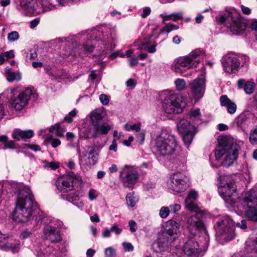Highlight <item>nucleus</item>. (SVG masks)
<instances>
[{"label": "nucleus", "mask_w": 257, "mask_h": 257, "mask_svg": "<svg viewBox=\"0 0 257 257\" xmlns=\"http://www.w3.org/2000/svg\"><path fill=\"white\" fill-rule=\"evenodd\" d=\"M110 229L111 232H114L116 234H119L122 231V229L119 228L116 223L113 224Z\"/></svg>", "instance_id": "680f3d73"}, {"label": "nucleus", "mask_w": 257, "mask_h": 257, "mask_svg": "<svg viewBox=\"0 0 257 257\" xmlns=\"http://www.w3.org/2000/svg\"><path fill=\"white\" fill-rule=\"evenodd\" d=\"M95 146L90 148L88 153L82 152L79 155V162L80 165L91 166L94 165L97 162L98 153L96 151Z\"/></svg>", "instance_id": "412c9836"}, {"label": "nucleus", "mask_w": 257, "mask_h": 257, "mask_svg": "<svg viewBox=\"0 0 257 257\" xmlns=\"http://www.w3.org/2000/svg\"><path fill=\"white\" fill-rule=\"evenodd\" d=\"M254 83L250 81L246 82L244 85V90L247 94L253 93L254 90Z\"/></svg>", "instance_id": "79ce46f5"}, {"label": "nucleus", "mask_w": 257, "mask_h": 257, "mask_svg": "<svg viewBox=\"0 0 257 257\" xmlns=\"http://www.w3.org/2000/svg\"><path fill=\"white\" fill-rule=\"evenodd\" d=\"M19 38V34L17 31H13L8 35V40L10 42H13Z\"/></svg>", "instance_id": "de8ad7c7"}, {"label": "nucleus", "mask_w": 257, "mask_h": 257, "mask_svg": "<svg viewBox=\"0 0 257 257\" xmlns=\"http://www.w3.org/2000/svg\"><path fill=\"white\" fill-rule=\"evenodd\" d=\"M34 136V132L31 130L22 131L20 129H15L12 133L13 139L20 141L21 139L26 140L31 138Z\"/></svg>", "instance_id": "c756f323"}, {"label": "nucleus", "mask_w": 257, "mask_h": 257, "mask_svg": "<svg viewBox=\"0 0 257 257\" xmlns=\"http://www.w3.org/2000/svg\"><path fill=\"white\" fill-rule=\"evenodd\" d=\"M221 105L227 107V112L230 114H233L236 111V104L231 101L226 95H222L220 97Z\"/></svg>", "instance_id": "7c9ffc66"}, {"label": "nucleus", "mask_w": 257, "mask_h": 257, "mask_svg": "<svg viewBox=\"0 0 257 257\" xmlns=\"http://www.w3.org/2000/svg\"><path fill=\"white\" fill-rule=\"evenodd\" d=\"M219 21L222 23H224L230 32L234 35L241 34L246 28V24L240 16L235 12L229 13L227 16H220Z\"/></svg>", "instance_id": "f8f14e48"}, {"label": "nucleus", "mask_w": 257, "mask_h": 257, "mask_svg": "<svg viewBox=\"0 0 257 257\" xmlns=\"http://www.w3.org/2000/svg\"><path fill=\"white\" fill-rule=\"evenodd\" d=\"M250 114L241 113L235 120V122L238 126L244 127L250 123Z\"/></svg>", "instance_id": "72a5a7b5"}, {"label": "nucleus", "mask_w": 257, "mask_h": 257, "mask_svg": "<svg viewBox=\"0 0 257 257\" xmlns=\"http://www.w3.org/2000/svg\"><path fill=\"white\" fill-rule=\"evenodd\" d=\"M7 77L9 81L12 82L14 80H20L21 79V75L20 73H16L14 72H12Z\"/></svg>", "instance_id": "49530a36"}, {"label": "nucleus", "mask_w": 257, "mask_h": 257, "mask_svg": "<svg viewBox=\"0 0 257 257\" xmlns=\"http://www.w3.org/2000/svg\"><path fill=\"white\" fill-rule=\"evenodd\" d=\"M44 237L52 242H58L61 241L59 231L51 225H47L43 228Z\"/></svg>", "instance_id": "b1692460"}, {"label": "nucleus", "mask_w": 257, "mask_h": 257, "mask_svg": "<svg viewBox=\"0 0 257 257\" xmlns=\"http://www.w3.org/2000/svg\"><path fill=\"white\" fill-rule=\"evenodd\" d=\"M175 87L177 90L182 91L185 89L186 83L185 81L181 78H177L174 82Z\"/></svg>", "instance_id": "a19ab883"}, {"label": "nucleus", "mask_w": 257, "mask_h": 257, "mask_svg": "<svg viewBox=\"0 0 257 257\" xmlns=\"http://www.w3.org/2000/svg\"><path fill=\"white\" fill-rule=\"evenodd\" d=\"M179 27L173 24L167 23L160 30V33H168L173 30L178 29Z\"/></svg>", "instance_id": "ea45409f"}, {"label": "nucleus", "mask_w": 257, "mask_h": 257, "mask_svg": "<svg viewBox=\"0 0 257 257\" xmlns=\"http://www.w3.org/2000/svg\"><path fill=\"white\" fill-rule=\"evenodd\" d=\"M4 55V57L6 58V60L10 58H14L15 56L13 50H10L9 51L6 52Z\"/></svg>", "instance_id": "338daca9"}, {"label": "nucleus", "mask_w": 257, "mask_h": 257, "mask_svg": "<svg viewBox=\"0 0 257 257\" xmlns=\"http://www.w3.org/2000/svg\"><path fill=\"white\" fill-rule=\"evenodd\" d=\"M99 99H100L101 102L103 105H106L109 102V100H108L107 96L104 94H101L99 95Z\"/></svg>", "instance_id": "bf43d9fd"}, {"label": "nucleus", "mask_w": 257, "mask_h": 257, "mask_svg": "<svg viewBox=\"0 0 257 257\" xmlns=\"http://www.w3.org/2000/svg\"><path fill=\"white\" fill-rule=\"evenodd\" d=\"M203 55V50L196 49L187 55L178 57L173 61L171 69L177 74L185 76L187 70L197 66Z\"/></svg>", "instance_id": "7ed1b4c3"}, {"label": "nucleus", "mask_w": 257, "mask_h": 257, "mask_svg": "<svg viewBox=\"0 0 257 257\" xmlns=\"http://www.w3.org/2000/svg\"><path fill=\"white\" fill-rule=\"evenodd\" d=\"M170 241L171 240L169 237H164L161 234L152 244V248L156 252L165 251L169 249Z\"/></svg>", "instance_id": "393cba45"}, {"label": "nucleus", "mask_w": 257, "mask_h": 257, "mask_svg": "<svg viewBox=\"0 0 257 257\" xmlns=\"http://www.w3.org/2000/svg\"><path fill=\"white\" fill-rule=\"evenodd\" d=\"M128 225L130 226V230L132 232H135L136 231V225L137 223L134 220H130L128 222Z\"/></svg>", "instance_id": "0e129e2a"}, {"label": "nucleus", "mask_w": 257, "mask_h": 257, "mask_svg": "<svg viewBox=\"0 0 257 257\" xmlns=\"http://www.w3.org/2000/svg\"><path fill=\"white\" fill-rule=\"evenodd\" d=\"M61 197L72 203L78 208H82L84 206V203L80 201L79 193L74 190V189L72 191H69L68 193L62 194L61 195Z\"/></svg>", "instance_id": "bb28decb"}, {"label": "nucleus", "mask_w": 257, "mask_h": 257, "mask_svg": "<svg viewBox=\"0 0 257 257\" xmlns=\"http://www.w3.org/2000/svg\"><path fill=\"white\" fill-rule=\"evenodd\" d=\"M170 212L176 213L181 209V205L179 204H171L169 206Z\"/></svg>", "instance_id": "6e6d98bb"}, {"label": "nucleus", "mask_w": 257, "mask_h": 257, "mask_svg": "<svg viewBox=\"0 0 257 257\" xmlns=\"http://www.w3.org/2000/svg\"><path fill=\"white\" fill-rule=\"evenodd\" d=\"M106 115L103 108L95 109L90 114L91 122L93 126V138H97L102 135L107 134L110 126L104 123L103 118Z\"/></svg>", "instance_id": "9b49d317"}, {"label": "nucleus", "mask_w": 257, "mask_h": 257, "mask_svg": "<svg viewBox=\"0 0 257 257\" xmlns=\"http://www.w3.org/2000/svg\"><path fill=\"white\" fill-rule=\"evenodd\" d=\"M218 239L221 243L230 241L235 236L233 221L228 216H223L214 225Z\"/></svg>", "instance_id": "423d86ee"}, {"label": "nucleus", "mask_w": 257, "mask_h": 257, "mask_svg": "<svg viewBox=\"0 0 257 257\" xmlns=\"http://www.w3.org/2000/svg\"><path fill=\"white\" fill-rule=\"evenodd\" d=\"M92 34L95 35L94 39L88 40L83 45H79L78 47L76 42H74V36L62 39L61 42L66 43L65 45H68L66 47L65 52L63 54L64 57L75 56L76 55L80 56L87 53H91L93 51L96 43H98V55L106 53L107 51L115 47V38L112 36L109 28L101 26L97 30H94Z\"/></svg>", "instance_id": "f257e3e1"}, {"label": "nucleus", "mask_w": 257, "mask_h": 257, "mask_svg": "<svg viewBox=\"0 0 257 257\" xmlns=\"http://www.w3.org/2000/svg\"><path fill=\"white\" fill-rule=\"evenodd\" d=\"M171 20L175 22L183 19V14L182 12L173 13L171 14Z\"/></svg>", "instance_id": "5fc2aeb1"}, {"label": "nucleus", "mask_w": 257, "mask_h": 257, "mask_svg": "<svg viewBox=\"0 0 257 257\" xmlns=\"http://www.w3.org/2000/svg\"><path fill=\"white\" fill-rule=\"evenodd\" d=\"M152 144L157 153L162 156L172 154L177 146L175 137L166 131H162L152 141Z\"/></svg>", "instance_id": "20e7f679"}, {"label": "nucleus", "mask_w": 257, "mask_h": 257, "mask_svg": "<svg viewBox=\"0 0 257 257\" xmlns=\"http://www.w3.org/2000/svg\"><path fill=\"white\" fill-rule=\"evenodd\" d=\"M201 112L199 108L191 109L189 113L188 119L195 126L201 123Z\"/></svg>", "instance_id": "2f4dec72"}, {"label": "nucleus", "mask_w": 257, "mask_h": 257, "mask_svg": "<svg viewBox=\"0 0 257 257\" xmlns=\"http://www.w3.org/2000/svg\"><path fill=\"white\" fill-rule=\"evenodd\" d=\"M233 145H231L228 151L226 153L225 158L223 162V165L226 167L230 166L237 158L238 151L240 149V145L242 143L240 141L237 142L234 140Z\"/></svg>", "instance_id": "4be33fe9"}, {"label": "nucleus", "mask_w": 257, "mask_h": 257, "mask_svg": "<svg viewBox=\"0 0 257 257\" xmlns=\"http://www.w3.org/2000/svg\"><path fill=\"white\" fill-rule=\"evenodd\" d=\"M37 227H33L32 228H26L23 229L20 234L21 239H25L30 237L34 233Z\"/></svg>", "instance_id": "4c0bfd02"}, {"label": "nucleus", "mask_w": 257, "mask_h": 257, "mask_svg": "<svg viewBox=\"0 0 257 257\" xmlns=\"http://www.w3.org/2000/svg\"><path fill=\"white\" fill-rule=\"evenodd\" d=\"M183 250L189 257H200L203 255L201 247L198 242L193 238H190L186 241Z\"/></svg>", "instance_id": "aec40b11"}, {"label": "nucleus", "mask_w": 257, "mask_h": 257, "mask_svg": "<svg viewBox=\"0 0 257 257\" xmlns=\"http://www.w3.org/2000/svg\"><path fill=\"white\" fill-rule=\"evenodd\" d=\"M65 132V131L61 128V126H58L56 128V134L58 136L60 137H64Z\"/></svg>", "instance_id": "774afa93"}, {"label": "nucleus", "mask_w": 257, "mask_h": 257, "mask_svg": "<svg viewBox=\"0 0 257 257\" xmlns=\"http://www.w3.org/2000/svg\"><path fill=\"white\" fill-rule=\"evenodd\" d=\"M248 58L243 56H237L234 54H228L221 59V64L225 72L228 73H234L238 71L240 65L245 63Z\"/></svg>", "instance_id": "dca6fc26"}, {"label": "nucleus", "mask_w": 257, "mask_h": 257, "mask_svg": "<svg viewBox=\"0 0 257 257\" xmlns=\"http://www.w3.org/2000/svg\"><path fill=\"white\" fill-rule=\"evenodd\" d=\"M249 141L252 144L257 142V125L251 132L249 137Z\"/></svg>", "instance_id": "8fccbe9b"}, {"label": "nucleus", "mask_w": 257, "mask_h": 257, "mask_svg": "<svg viewBox=\"0 0 257 257\" xmlns=\"http://www.w3.org/2000/svg\"><path fill=\"white\" fill-rule=\"evenodd\" d=\"M25 145L27 147V148L30 149L35 152L40 151L41 150L40 147L37 145L25 144Z\"/></svg>", "instance_id": "e2e57ef3"}, {"label": "nucleus", "mask_w": 257, "mask_h": 257, "mask_svg": "<svg viewBox=\"0 0 257 257\" xmlns=\"http://www.w3.org/2000/svg\"><path fill=\"white\" fill-rule=\"evenodd\" d=\"M170 213L169 207L163 206L160 208L159 215L162 218H167Z\"/></svg>", "instance_id": "a18cd8bd"}, {"label": "nucleus", "mask_w": 257, "mask_h": 257, "mask_svg": "<svg viewBox=\"0 0 257 257\" xmlns=\"http://www.w3.org/2000/svg\"><path fill=\"white\" fill-rule=\"evenodd\" d=\"M10 90L12 96L10 102L12 107L17 110H22L28 104L32 93V89L19 86L11 88Z\"/></svg>", "instance_id": "0eeeda50"}, {"label": "nucleus", "mask_w": 257, "mask_h": 257, "mask_svg": "<svg viewBox=\"0 0 257 257\" xmlns=\"http://www.w3.org/2000/svg\"><path fill=\"white\" fill-rule=\"evenodd\" d=\"M59 167V163L56 162H44V167L50 168L52 170H55Z\"/></svg>", "instance_id": "09e8293b"}, {"label": "nucleus", "mask_w": 257, "mask_h": 257, "mask_svg": "<svg viewBox=\"0 0 257 257\" xmlns=\"http://www.w3.org/2000/svg\"><path fill=\"white\" fill-rule=\"evenodd\" d=\"M55 253L56 254H59V252L55 250L52 246L49 245L45 248V253L42 250V248H40V250L37 251V256L38 257H49L50 255Z\"/></svg>", "instance_id": "e433bc0d"}, {"label": "nucleus", "mask_w": 257, "mask_h": 257, "mask_svg": "<svg viewBox=\"0 0 257 257\" xmlns=\"http://www.w3.org/2000/svg\"><path fill=\"white\" fill-rule=\"evenodd\" d=\"M204 77L202 75L194 79L190 84L191 93L197 100L200 99L204 95L205 89Z\"/></svg>", "instance_id": "6ab92c4d"}, {"label": "nucleus", "mask_w": 257, "mask_h": 257, "mask_svg": "<svg viewBox=\"0 0 257 257\" xmlns=\"http://www.w3.org/2000/svg\"><path fill=\"white\" fill-rule=\"evenodd\" d=\"M186 227L189 233L195 236L200 233V238L202 237L203 240L202 241L204 247H207L209 241V236L205 227L204 224L202 220L198 217V215L189 217L186 221Z\"/></svg>", "instance_id": "9d476101"}, {"label": "nucleus", "mask_w": 257, "mask_h": 257, "mask_svg": "<svg viewBox=\"0 0 257 257\" xmlns=\"http://www.w3.org/2000/svg\"><path fill=\"white\" fill-rule=\"evenodd\" d=\"M145 135L146 131L144 130L141 132L140 131V132L136 134L137 142H139L140 144H142L145 140Z\"/></svg>", "instance_id": "3c124183"}, {"label": "nucleus", "mask_w": 257, "mask_h": 257, "mask_svg": "<svg viewBox=\"0 0 257 257\" xmlns=\"http://www.w3.org/2000/svg\"><path fill=\"white\" fill-rule=\"evenodd\" d=\"M88 198L90 200L93 201L97 199L98 195L96 190L90 189L88 193Z\"/></svg>", "instance_id": "864d4df0"}, {"label": "nucleus", "mask_w": 257, "mask_h": 257, "mask_svg": "<svg viewBox=\"0 0 257 257\" xmlns=\"http://www.w3.org/2000/svg\"><path fill=\"white\" fill-rule=\"evenodd\" d=\"M50 74L54 77V78L59 81L60 80H64L68 78V74L64 69H54Z\"/></svg>", "instance_id": "c9c22d12"}, {"label": "nucleus", "mask_w": 257, "mask_h": 257, "mask_svg": "<svg viewBox=\"0 0 257 257\" xmlns=\"http://www.w3.org/2000/svg\"><path fill=\"white\" fill-rule=\"evenodd\" d=\"M5 189H7L9 191H7L8 192L12 193L14 192L15 193H17L19 192V190L21 189V185L17 183L10 184L9 183H5L4 185H3L0 183V196L3 194V188ZM1 196H0V204L1 203Z\"/></svg>", "instance_id": "473e14b6"}, {"label": "nucleus", "mask_w": 257, "mask_h": 257, "mask_svg": "<svg viewBox=\"0 0 257 257\" xmlns=\"http://www.w3.org/2000/svg\"><path fill=\"white\" fill-rule=\"evenodd\" d=\"M177 128L183 138L186 147L188 148L194 135L197 133V127L187 118H181L177 122Z\"/></svg>", "instance_id": "2eb2a0df"}, {"label": "nucleus", "mask_w": 257, "mask_h": 257, "mask_svg": "<svg viewBox=\"0 0 257 257\" xmlns=\"http://www.w3.org/2000/svg\"><path fill=\"white\" fill-rule=\"evenodd\" d=\"M37 204L34 201V196L28 187H21L17 195L14 210L11 214L13 220L17 222H25L35 217L34 227L39 228L45 218V214L39 212L38 215H34Z\"/></svg>", "instance_id": "f03ea898"}, {"label": "nucleus", "mask_w": 257, "mask_h": 257, "mask_svg": "<svg viewBox=\"0 0 257 257\" xmlns=\"http://www.w3.org/2000/svg\"><path fill=\"white\" fill-rule=\"evenodd\" d=\"M197 197L196 191H191L189 193L185 201V207L189 210L195 212L199 211V208L196 202Z\"/></svg>", "instance_id": "cd10ccee"}, {"label": "nucleus", "mask_w": 257, "mask_h": 257, "mask_svg": "<svg viewBox=\"0 0 257 257\" xmlns=\"http://www.w3.org/2000/svg\"><path fill=\"white\" fill-rule=\"evenodd\" d=\"M5 149H15L16 148L15 142L13 140L7 141L4 145Z\"/></svg>", "instance_id": "4d7b16f0"}, {"label": "nucleus", "mask_w": 257, "mask_h": 257, "mask_svg": "<svg viewBox=\"0 0 257 257\" xmlns=\"http://www.w3.org/2000/svg\"><path fill=\"white\" fill-rule=\"evenodd\" d=\"M37 57V53L35 50H30L27 53L26 57L30 60L35 59Z\"/></svg>", "instance_id": "13d9d810"}, {"label": "nucleus", "mask_w": 257, "mask_h": 257, "mask_svg": "<svg viewBox=\"0 0 257 257\" xmlns=\"http://www.w3.org/2000/svg\"><path fill=\"white\" fill-rule=\"evenodd\" d=\"M186 105L185 99L178 95L167 94L162 102L163 111L167 116L182 112Z\"/></svg>", "instance_id": "1a4fd4ad"}, {"label": "nucleus", "mask_w": 257, "mask_h": 257, "mask_svg": "<svg viewBox=\"0 0 257 257\" xmlns=\"http://www.w3.org/2000/svg\"><path fill=\"white\" fill-rule=\"evenodd\" d=\"M122 245L126 251H132L134 249V246L131 243L124 242L122 243Z\"/></svg>", "instance_id": "052dcab7"}, {"label": "nucleus", "mask_w": 257, "mask_h": 257, "mask_svg": "<svg viewBox=\"0 0 257 257\" xmlns=\"http://www.w3.org/2000/svg\"><path fill=\"white\" fill-rule=\"evenodd\" d=\"M157 44L155 43L151 46H149V43H143L141 46H139V49H144L147 50L149 53H154L156 51V47Z\"/></svg>", "instance_id": "58836bf2"}, {"label": "nucleus", "mask_w": 257, "mask_h": 257, "mask_svg": "<svg viewBox=\"0 0 257 257\" xmlns=\"http://www.w3.org/2000/svg\"><path fill=\"white\" fill-rule=\"evenodd\" d=\"M79 177L74 174L64 176L58 179L56 186L63 194L72 191L74 189V184L78 180Z\"/></svg>", "instance_id": "f3484780"}, {"label": "nucleus", "mask_w": 257, "mask_h": 257, "mask_svg": "<svg viewBox=\"0 0 257 257\" xmlns=\"http://www.w3.org/2000/svg\"><path fill=\"white\" fill-rule=\"evenodd\" d=\"M46 140L47 142L51 143L52 147L54 148L57 147L61 144V141L58 139L54 138L52 135L48 136Z\"/></svg>", "instance_id": "c03bdc74"}, {"label": "nucleus", "mask_w": 257, "mask_h": 257, "mask_svg": "<svg viewBox=\"0 0 257 257\" xmlns=\"http://www.w3.org/2000/svg\"><path fill=\"white\" fill-rule=\"evenodd\" d=\"M246 244L247 253L245 254L236 253L231 257H257V239L253 240H248Z\"/></svg>", "instance_id": "a878e982"}, {"label": "nucleus", "mask_w": 257, "mask_h": 257, "mask_svg": "<svg viewBox=\"0 0 257 257\" xmlns=\"http://www.w3.org/2000/svg\"><path fill=\"white\" fill-rule=\"evenodd\" d=\"M126 200L128 205L134 207L138 201V199L134 196V194L128 193L126 196Z\"/></svg>", "instance_id": "37998d69"}, {"label": "nucleus", "mask_w": 257, "mask_h": 257, "mask_svg": "<svg viewBox=\"0 0 257 257\" xmlns=\"http://www.w3.org/2000/svg\"><path fill=\"white\" fill-rule=\"evenodd\" d=\"M17 10L22 12L31 14L34 12V8L27 0H14Z\"/></svg>", "instance_id": "c85d7f7f"}, {"label": "nucleus", "mask_w": 257, "mask_h": 257, "mask_svg": "<svg viewBox=\"0 0 257 257\" xmlns=\"http://www.w3.org/2000/svg\"><path fill=\"white\" fill-rule=\"evenodd\" d=\"M234 139L227 136H222L218 139V145L215 150V156L216 160L226 154L231 145H233Z\"/></svg>", "instance_id": "a211bd4d"}, {"label": "nucleus", "mask_w": 257, "mask_h": 257, "mask_svg": "<svg viewBox=\"0 0 257 257\" xmlns=\"http://www.w3.org/2000/svg\"><path fill=\"white\" fill-rule=\"evenodd\" d=\"M119 177L124 187L133 189L139 178L138 169L134 166L125 165L121 168Z\"/></svg>", "instance_id": "ddd939ff"}, {"label": "nucleus", "mask_w": 257, "mask_h": 257, "mask_svg": "<svg viewBox=\"0 0 257 257\" xmlns=\"http://www.w3.org/2000/svg\"><path fill=\"white\" fill-rule=\"evenodd\" d=\"M37 5L40 6L43 12L52 11L55 9V6L50 0H37Z\"/></svg>", "instance_id": "f704fd0d"}, {"label": "nucleus", "mask_w": 257, "mask_h": 257, "mask_svg": "<svg viewBox=\"0 0 257 257\" xmlns=\"http://www.w3.org/2000/svg\"><path fill=\"white\" fill-rule=\"evenodd\" d=\"M151 13V9L149 7H146L144 9L143 13L141 14V17L145 18L148 17Z\"/></svg>", "instance_id": "69168bd1"}, {"label": "nucleus", "mask_w": 257, "mask_h": 257, "mask_svg": "<svg viewBox=\"0 0 257 257\" xmlns=\"http://www.w3.org/2000/svg\"><path fill=\"white\" fill-rule=\"evenodd\" d=\"M220 185L218 187V192L221 197L231 205L235 203L237 195L235 194L236 190L234 182L228 175L220 176L219 178Z\"/></svg>", "instance_id": "6e6552de"}, {"label": "nucleus", "mask_w": 257, "mask_h": 257, "mask_svg": "<svg viewBox=\"0 0 257 257\" xmlns=\"http://www.w3.org/2000/svg\"><path fill=\"white\" fill-rule=\"evenodd\" d=\"M237 207L249 220L257 222V195L254 190L246 192Z\"/></svg>", "instance_id": "39448f33"}, {"label": "nucleus", "mask_w": 257, "mask_h": 257, "mask_svg": "<svg viewBox=\"0 0 257 257\" xmlns=\"http://www.w3.org/2000/svg\"><path fill=\"white\" fill-rule=\"evenodd\" d=\"M179 227L180 225L176 221L170 220L167 222L162 234L164 237H169L171 241L174 240L179 232Z\"/></svg>", "instance_id": "5701e85b"}, {"label": "nucleus", "mask_w": 257, "mask_h": 257, "mask_svg": "<svg viewBox=\"0 0 257 257\" xmlns=\"http://www.w3.org/2000/svg\"><path fill=\"white\" fill-rule=\"evenodd\" d=\"M105 254L106 257H113L116 254L115 249L112 247H108L105 250Z\"/></svg>", "instance_id": "603ef678"}, {"label": "nucleus", "mask_w": 257, "mask_h": 257, "mask_svg": "<svg viewBox=\"0 0 257 257\" xmlns=\"http://www.w3.org/2000/svg\"><path fill=\"white\" fill-rule=\"evenodd\" d=\"M167 186L176 193L183 192L189 186V178L181 172L173 173L170 175Z\"/></svg>", "instance_id": "4468645a"}]
</instances>
